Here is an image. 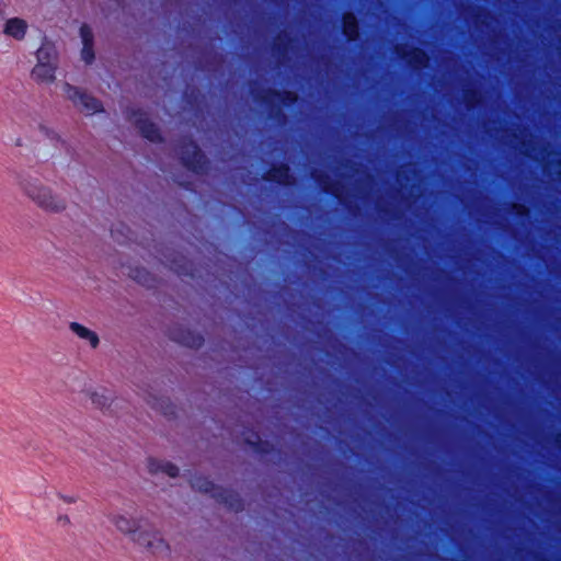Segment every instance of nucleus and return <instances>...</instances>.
I'll return each mask as SVG.
<instances>
[{
  "label": "nucleus",
  "instance_id": "obj_19",
  "mask_svg": "<svg viewBox=\"0 0 561 561\" xmlns=\"http://www.w3.org/2000/svg\"><path fill=\"white\" fill-rule=\"evenodd\" d=\"M145 400L151 408L167 414V408L170 407V402L167 398H158L156 396L148 394Z\"/></svg>",
  "mask_w": 561,
  "mask_h": 561
},
{
  "label": "nucleus",
  "instance_id": "obj_5",
  "mask_svg": "<svg viewBox=\"0 0 561 561\" xmlns=\"http://www.w3.org/2000/svg\"><path fill=\"white\" fill-rule=\"evenodd\" d=\"M80 392L90 401L93 409L102 412L110 411L114 402L112 391L104 387H85L83 385Z\"/></svg>",
  "mask_w": 561,
  "mask_h": 561
},
{
  "label": "nucleus",
  "instance_id": "obj_4",
  "mask_svg": "<svg viewBox=\"0 0 561 561\" xmlns=\"http://www.w3.org/2000/svg\"><path fill=\"white\" fill-rule=\"evenodd\" d=\"M191 486L197 492L209 494L217 501L226 503L232 510L238 511L241 507L240 500L236 493L230 490L222 489L221 486L215 485L205 477H194L191 480Z\"/></svg>",
  "mask_w": 561,
  "mask_h": 561
},
{
  "label": "nucleus",
  "instance_id": "obj_6",
  "mask_svg": "<svg viewBox=\"0 0 561 561\" xmlns=\"http://www.w3.org/2000/svg\"><path fill=\"white\" fill-rule=\"evenodd\" d=\"M128 121L134 124L142 137L156 142L161 140L157 126L148 118L147 114L139 110H131L127 115Z\"/></svg>",
  "mask_w": 561,
  "mask_h": 561
},
{
  "label": "nucleus",
  "instance_id": "obj_21",
  "mask_svg": "<svg viewBox=\"0 0 561 561\" xmlns=\"http://www.w3.org/2000/svg\"><path fill=\"white\" fill-rule=\"evenodd\" d=\"M58 496H59V499H60L64 503H66V504H73V503H76V502H77V497H76V496H73V495H64V494H59Z\"/></svg>",
  "mask_w": 561,
  "mask_h": 561
},
{
  "label": "nucleus",
  "instance_id": "obj_14",
  "mask_svg": "<svg viewBox=\"0 0 561 561\" xmlns=\"http://www.w3.org/2000/svg\"><path fill=\"white\" fill-rule=\"evenodd\" d=\"M69 330L79 339L85 341L92 348H96L100 344V337L96 332L80 324L78 322H70Z\"/></svg>",
  "mask_w": 561,
  "mask_h": 561
},
{
  "label": "nucleus",
  "instance_id": "obj_24",
  "mask_svg": "<svg viewBox=\"0 0 561 561\" xmlns=\"http://www.w3.org/2000/svg\"><path fill=\"white\" fill-rule=\"evenodd\" d=\"M323 186H324V190H325V191H331V192H333L334 194H336V193H335V191L333 190V187H331V186H330L329 184H327L325 182H323Z\"/></svg>",
  "mask_w": 561,
  "mask_h": 561
},
{
  "label": "nucleus",
  "instance_id": "obj_25",
  "mask_svg": "<svg viewBox=\"0 0 561 561\" xmlns=\"http://www.w3.org/2000/svg\"><path fill=\"white\" fill-rule=\"evenodd\" d=\"M288 99H289L290 101H295V100L297 99V96H296V94H294V93H288Z\"/></svg>",
  "mask_w": 561,
  "mask_h": 561
},
{
  "label": "nucleus",
  "instance_id": "obj_2",
  "mask_svg": "<svg viewBox=\"0 0 561 561\" xmlns=\"http://www.w3.org/2000/svg\"><path fill=\"white\" fill-rule=\"evenodd\" d=\"M19 187L44 213L58 215L68 208L67 199L36 176H22Z\"/></svg>",
  "mask_w": 561,
  "mask_h": 561
},
{
  "label": "nucleus",
  "instance_id": "obj_15",
  "mask_svg": "<svg viewBox=\"0 0 561 561\" xmlns=\"http://www.w3.org/2000/svg\"><path fill=\"white\" fill-rule=\"evenodd\" d=\"M36 60L38 65L58 66L57 49L51 43H43L36 51Z\"/></svg>",
  "mask_w": 561,
  "mask_h": 561
},
{
  "label": "nucleus",
  "instance_id": "obj_22",
  "mask_svg": "<svg viewBox=\"0 0 561 561\" xmlns=\"http://www.w3.org/2000/svg\"><path fill=\"white\" fill-rule=\"evenodd\" d=\"M513 208L515 209V211L518 215H523L524 216V215H527V213H528V209L524 205L514 204Z\"/></svg>",
  "mask_w": 561,
  "mask_h": 561
},
{
  "label": "nucleus",
  "instance_id": "obj_12",
  "mask_svg": "<svg viewBox=\"0 0 561 561\" xmlns=\"http://www.w3.org/2000/svg\"><path fill=\"white\" fill-rule=\"evenodd\" d=\"M396 51L403 59H405L409 65H411L415 68L425 67L428 62L427 55L419 48H411V49L407 50L404 47L397 46Z\"/></svg>",
  "mask_w": 561,
  "mask_h": 561
},
{
  "label": "nucleus",
  "instance_id": "obj_20",
  "mask_svg": "<svg viewBox=\"0 0 561 561\" xmlns=\"http://www.w3.org/2000/svg\"><path fill=\"white\" fill-rule=\"evenodd\" d=\"M56 522L62 528L69 527L71 525V519L68 515H59Z\"/></svg>",
  "mask_w": 561,
  "mask_h": 561
},
{
  "label": "nucleus",
  "instance_id": "obj_8",
  "mask_svg": "<svg viewBox=\"0 0 561 561\" xmlns=\"http://www.w3.org/2000/svg\"><path fill=\"white\" fill-rule=\"evenodd\" d=\"M170 337L182 345L193 348L199 347L204 341L201 334L182 327L173 328L170 331Z\"/></svg>",
  "mask_w": 561,
  "mask_h": 561
},
{
  "label": "nucleus",
  "instance_id": "obj_18",
  "mask_svg": "<svg viewBox=\"0 0 561 561\" xmlns=\"http://www.w3.org/2000/svg\"><path fill=\"white\" fill-rule=\"evenodd\" d=\"M343 32L348 37V39L353 41L358 36V26L357 21L354 14L345 13L343 16Z\"/></svg>",
  "mask_w": 561,
  "mask_h": 561
},
{
  "label": "nucleus",
  "instance_id": "obj_28",
  "mask_svg": "<svg viewBox=\"0 0 561 561\" xmlns=\"http://www.w3.org/2000/svg\"><path fill=\"white\" fill-rule=\"evenodd\" d=\"M171 267H172L175 272L181 273L180 267H176V266H173V265H172Z\"/></svg>",
  "mask_w": 561,
  "mask_h": 561
},
{
  "label": "nucleus",
  "instance_id": "obj_17",
  "mask_svg": "<svg viewBox=\"0 0 561 561\" xmlns=\"http://www.w3.org/2000/svg\"><path fill=\"white\" fill-rule=\"evenodd\" d=\"M268 179L286 185L293 183V176L289 173V168L287 165L273 168L268 172Z\"/></svg>",
  "mask_w": 561,
  "mask_h": 561
},
{
  "label": "nucleus",
  "instance_id": "obj_9",
  "mask_svg": "<svg viewBox=\"0 0 561 561\" xmlns=\"http://www.w3.org/2000/svg\"><path fill=\"white\" fill-rule=\"evenodd\" d=\"M79 35L82 43L81 59L85 64H91L94 60V34L88 24H82L79 30Z\"/></svg>",
  "mask_w": 561,
  "mask_h": 561
},
{
  "label": "nucleus",
  "instance_id": "obj_11",
  "mask_svg": "<svg viewBox=\"0 0 561 561\" xmlns=\"http://www.w3.org/2000/svg\"><path fill=\"white\" fill-rule=\"evenodd\" d=\"M27 30L28 24L24 19L11 18L4 23L3 34L21 42L25 38Z\"/></svg>",
  "mask_w": 561,
  "mask_h": 561
},
{
  "label": "nucleus",
  "instance_id": "obj_3",
  "mask_svg": "<svg viewBox=\"0 0 561 561\" xmlns=\"http://www.w3.org/2000/svg\"><path fill=\"white\" fill-rule=\"evenodd\" d=\"M62 96L84 115H94L105 111L103 103L88 91L71 85L68 82L61 84Z\"/></svg>",
  "mask_w": 561,
  "mask_h": 561
},
{
  "label": "nucleus",
  "instance_id": "obj_16",
  "mask_svg": "<svg viewBox=\"0 0 561 561\" xmlns=\"http://www.w3.org/2000/svg\"><path fill=\"white\" fill-rule=\"evenodd\" d=\"M128 276L130 278H133L134 280H136L137 283H139L144 286H147V287L152 286L154 283V279L151 276V274L147 270H145L142 267H138V266L130 267Z\"/></svg>",
  "mask_w": 561,
  "mask_h": 561
},
{
  "label": "nucleus",
  "instance_id": "obj_27",
  "mask_svg": "<svg viewBox=\"0 0 561 561\" xmlns=\"http://www.w3.org/2000/svg\"><path fill=\"white\" fill-rule=\"evenodd\" d=\"M76 379H77V380H79V381H82V380H84V377H83L82 375H78V376L76 377Z\"/></svg>",
  "mask_w": 561,
  "mask_h": 561
},
{
  "label": "nucleus",
  "instance_id": "obj_13",
  "mask_svg": "<svg viewBox=\"0 0 561 561\" xmlns=\"http://www.w3.org/2000/svg\"><path fill=\"white\" fill-rule=\"evenodd\" d=\"M58 66L38 65L32 69L31 77L37 83L50 84L56 80V70Z\"/></svg>",
  "mask_w": 561,
  "mask_h": 561
},
{
  "label": "nucleus",
  "instance_id": "obj_10",
  "mask_svg": "<svg viewBox=\"0 0 561 561\" xmlns=\"http://www.w3.org/2000/svg\"><path fill=\"white\" fill-rule=\"evenodd\" d=\"M146 468L151 476L165 474L169 478H175L180 472L179 467L174 463L157 458H148Z\"/></svg>",
  "mask_w": 561,
  "mask_h": 561
},
{
  "label": "nucleus",
  "instance_id": "obj_1",
  "mask_svg": "<svg viewBox=\"0 0 561 561\" xmlns=\"http://www.w3.org/2000/svg\"><path fill=\"white\" fill-rule=\"evenodd\" d=\"M108 519L116 530L128 536L133 542L148 551L152 557L163 558L170 547L161 531L145 517H130L113 512Z\"/></svg>",
  "mask_w": 561,
  "mask_h": 561
},
{
  "label": "nucleus",
  "instance_id": "obj_26",
  "mask_svg": "<svg viewBox=\"0 0 561 561\" xmlns=\"http://www.w3.org/2000/svg\"><path fill=\"white\" fill-rule=\"evenodd\" d=\"M262 445H263V443H261V442H260V443H259V446H257V450H260V451H266V449H265Z\"/></svg>",
  "mask_w": 561,
  "mask_h": 561
},
{
  "label": "nucleus",
  "instance_id": "obj_23",
  "mask_svg": "<svg viewBox=\"0 0 561 561\" xmlns=\"http://www.w3.org/2000/svg\"><path fill=\"white\" fill-rule=\"evenodd\" d=\"M5 4L2 0H0V16L4 13Z\"/></svg>",
  "mask_w": 561,
  "mask_h": 561
},
{
  "label": "nucleus",
  "instance_id": "obj_7",
  "mask_svg": "<svg viewBox=\"0 0 561 561\" xmlns=\"http://www.w3.org/2000/svg\"><path fill=\"white\" fill-rule=\"evenodd\" d=\"M181 159L183 163L195 172H202L205 167V157L197 146L188 141L181 149Z\"/></svg>",
  "mask_w": 561,
  "mask_h": 561
}]
</instances>
